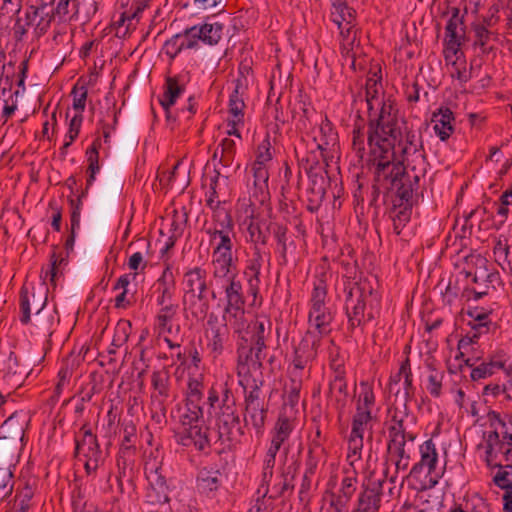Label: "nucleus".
I'll list each match as a JSON object with an SVG mask.
<instances>
[{"label": "nucleus", "instance_id": "obj_1", "mask_svg": "<svg viewBox=\"0 0 512 512\" xmlns=\"http://www.w3.org/2000/svg\"><path fill=\"white\" fill-rule=\"evenodd\" d=\"M206 404L208 411H214L215 430L218 441L228 447L241 442L245 434L244 425L241 424L237 399L232 387L225 382L219 386L208 389Z\"/></svg>", "mask_w": 512, "mask_h": 512}, {"label": "nucleus", "instance_id": "obj_2", "mask_svg": "<svg viewBox=\"0 0 512 512\" xmlns=\"http://www.w3.org/2000/svg\"><path fill=\"white\" fill-rule=\"evenodd\" d=\"M348 328L354 331L375 320L380 314V295L368 280L348 281L344 286Z\"/></svg>", "mask_w": 512, "mask_h": 512}, {"label": "nucleus", "instance_id": "obj_3", "mask_svg": "<svg viewBox=\"0 0 512 512\" xmlns=\"http://www.w3.org/2000/svg\"><path fill=\"white\" fill-rule=\"evenodd\" d=\"M382 163L388 160L387 172L390 174L388 183L390 191L395 193V203L413 206L417 202L418 190L420 188V180L425 174L424 166L418 164H407L403 161H396V153L382 156Z\"/></svg>", "mask_w": 512, "mask_h": 512}, {"label": "nucleus", "instance_id": "obj_4", "mask_svg": "<svg viewBox=\"0 0 512 512\" xmlns=\"http://www.w3.org/2000/svg\"><path fill=\"white\" fill-rule=\"evenodd\" d=\"M380 112L375 118H370L368 123L367 142L369 157L382 158L389 154H395V143L401 136L397 127V118L391 113L392 106L384 102Z\"/></svg>", "mask_w": 512, "mask_h": 512}, {"label": "nucleus", "instance_id": "obj_5", "mask_svg": "<svg viewBox=\"0 0 512 512\" xmlns=\"http://www.w3.org/2000/svg\"><path fill=\"white\" fill-rule=\"evenodd\" d=\"M299 163L309 178L307 193L325 196L328 174L319 163L316 153L313 151L307 153L305 157L299 159Z\"/></svg>", "mask_w": 512, "mask_h": 512}, {"label": "nucleus", "instance_id": "obj_6", "mask_svg": "<svg viewBox=\"0 0 512 512\" xmlns=\"http://www.w3.org/2000/svg\"><path fill=\"white\" fill-rule=\"evenodd\" d=\"M322 339L323 337L321 335L314 334V331L311 329L306 331L305 335L294 349L292 360L294 371L301 372L308 364L316 359Z\"/></svg>", "mask_w": 512, "mask_h": 512}, {"label": "nucleus", "instance_id": "obj_7", "mask_svg": "<svg viewBox=\"0 0 512 512\" xmlns=\"http://www.w3.org/2000/svg\"><path fill=\"white\" fill-rule=\"evenodd\" d=\"M389 420L387 421L388 439H405L414 441L416 435L408 430L407 421L415 418L410 415L407 404H403V409L396 406L388 408Z\"/></svg>", "mask_w": 512, "mask_h": 512}, {"label": "nucleus", "instance_id": "obj_8", "mask_svg": "<svg viewBox=\"0 0 512 512\" xmlns=\"http://www.w3.org/2000/svg\"><path fill=\"white\" fill-rule=\"evenodd\" d=\"M15 416L9 417L0 430V464H7L14 458V448L24 436L23 428L13 430Z\"/></svg>", "mask_w": 512, "mask_h": 512}, {"label": "nucleus", "instance_id": "obj_9", "mask_svg": "<svg viewBox=\"0 0 512 512\" xmlns=\"http://www.w3.org/2000/svg\"><path fill=\"white\" fill-rule=\"evenodd\" d=\"M345 477L341 481L338 493H331L330 507L336 512H343L356 491L357 472L355 468L344 469Z\"/></svg>", "mask_w": 512, "mask_h": 512}, {"label": "nucleus", "instance_id": "obj_10", "mask_svg": "<svg viewBox=\"0 0 512 512\" xmlns=\"http://www.w3.org/2000/svg\"><path fill=\"white\" fill-rule=\"evenodd\" d=\"M268 408V401H244V426L251 425L258 436L262 435Z\"/></svg>", "mask_w": 512, "mask_h": 512}, {"label": "nucleus", "instance_id": "obj_11", "mask_svg": "<svg viewBox=\"0 0 512 512\" xmlns=\"http://www.w3.org/2000/svg\"><path fill=\"white\" fill-rule=\"evenodd\" d=\"M80 436H75V456L80 454L83 457L102 456V451L98 442L97 435L93 433L88 422H85L80 430Z\"/></svg>", "mask_w": 512, "mask_h": 512}, {"label": "nucleus", "instance_id": "obj_12", "mask_svg": "<svg viewBox=\"0 0 512 512\" xmlns=\"http://www.w3.org/2000/svg\"><path fill=\"white\" fill-rule=\"evenodd\" d=\"M174 437L177 444L184 447L194 446L198 451H204L209 446L207 432L200 424L179 428Z\"/></svg>", "mask_w": 512, "mask_h": 512}, {"label": "nucleus", "instance_id": "obj_13", "mask_svg": "<svg viewBox=\"0 0 512 512\" xmlns=\"http://www.w3.org/2000/svg\"><path fill=\"white\" fill-rule=\"evenodd\" d=\"M368 166L373 171V184L370 205H374L381 193V190L390 191L388 177V160L382 163L381 158L369 157Z\"/></svg>", "mask_w": 512, "mask_h": 512}, {"label": "nucleus", "instance_id": "obj_14", "mask_svg": "<svg viewBox=\"0 0 512 512\" xmlns=\"http://www.w3.org/2000/svg\"><path fill=\"white\" fill-rule=\"evenodd\" d=\"M405 439H388L386 462L395 466V472L405 471L410 465V453L406 449Z\"/></svg>", "mask_w": 512, "mask_h": 512}, {"label": "nucleus", "instance_id": "obj_15", "mask_svg": "<svg viewBox=\"0 0 512 512\" xmlns=\"http://www.w3.org/2000/svg\"><path fill=\"white\" fill-rule=\"evenodd\" d=\"M388 469L385 470L384 477L387 476ZM385 478L370 481L369 484L360 493L358 498V508L372 512H378L381 503L382 489Z\"/></svg>", "mask_w": 512, "mask_h": 512}, {"label": "nucleus", "instance_id": "obj_16", "mask_svg": "<svg viewBox=\"0 0 512 512\" xmlns=\"http://www.w3.org/2000/svg\"><path fill=\"white\" fill-rule=\"evenodd\" d=\"M431 122L434 123V132L441 141H447L454 133V113L447 106H441L433 112Z\"/></svg>", "mask_w": 512, "mask_h": 512}, {"label": "nucleus", "instance_id": "obj_17", "mask_svg": "<svg viewBox=\"0 0 512 512\" xmlns=\"http://www.w3.org/2000/svg\"><path fill=\"white\" fill-rule=\"evenodd\" d=\"M273 238L276 242L275 252L278 254V264L286 266L289 255L294 254L296 245L292 236L288 235L287 226L279 223L278 227L273 229Z\"/></svg>", "mask_w": 512, "mask_h": 512}, {"label": "nucleus", "instance_id": "obj_18", "mask_svg": "<svg viewBox=\"0 0 512 512\" xmlns=\"http://www.w3.org/2000/svg\"><path fill=\"white\" fill-rule=\"evenodd\" d=\"M333 319L334 315L327 306L310 308L308 313L309 329L314 331V334L324 337L331 332Z\"/></svg>", "mask_w": 512, "mask_h": 512}, {"label": "nucleus", "instance_id": "obj_19", "mask_svg": "<svg viewBox=\"0 0 512 512\" xmlns=\"http://www.w3.org/2000/svg\"><path fill=\"white\" fill-rule=\"evenodd\" d=\"M398 146H401L400 155H396V161H403L407 164H418L424 166L425 156L421 149L418 148L416 135L412 131L406 133L404 144L399 141Z\"/></svg>", "mask_w": 512, "mask_h": 512}, {"label": "nucleus", "instance_id": "obj_20", "mask_svg": "<svg viewBox=\"0 0 512 512\" xmlns=\"http://www.w3.org/2000/svg\"><path fill=\"white\" fill-rule=\"evenodd\" d=\"M263 264V256L259 247L254 248L252 256L247 260L244 275L247 278L248 291L256 297L259 293L260 273Z\"/></svg>", "mask_w": 512, "mask_h": 512}, {"label": "nucleus", "instance_id": "obj_21", "mask_svg": "<svg viewBox=\"0 0 512 512\" xmlns=\"http://www.w3.org/2000/svg\"><path fill=\"white\" fill-rule=\"evenodd\" d=\"M488 420L491 427L497 430L501 429L499 433L502 435V441H506L508 444L507 449L503 451L504 460L512 462V417L502 418L498 412L491 411L488 413Z\"/></svg>", "mask_w": 512, "mask_h": 512}, {"label": "nucleus", "instance_id": "obj_22", "mask_svg": "<svg viewBox=\"0 0 512 512\" xmlns=\"http://www.w3.org/2000/svg\"><path fill=\"white\" fill-rule=\"evenodd\" d=\"M278 225V222L267 220L251 221L247 227V232L249 241L254 244V248L258 247V245H267L269 235L273 236V229L278 227Z\"/></svg>", "mask_w": 512, "mask_h": 512}, {"label": "nucleus", "instance_id": "obj_23", "mask_svg": "<svg viewBox=\"0 0 512 512\" xmlns=\"http://www.w3.org/2000/svg\"><path fill=\"white\" fill-rule=\"evenodd\" d=\"M151 385L155 391L152 398L159 399L161 410L165 411L164 402L170 396V373L166 368L153 371L151 374Z\"/></svg>", "mask_w": 512, "mask_h": 512}, {"label": "nucleus", "instance_id": "obj_24", "mask_svg": "<svg viewBox=\"0 0 512 512\" xmlns=\"http://www.w3.org/2000/svg\"><path fill=\"white\" fill-rule=\"evenodd\" d=\"M265 380L262 372L258 376H253L250 371H247L240 385L244 389V401H267L262 391Z\"/></svg>", "mask_w": 512, "mask_h": 512}, {"label": "nucleus", "instance_id": "obj_25", "mask_svg": "<svg viewBox=\"0 0 512 512\" xmlns=\"http://www.w3.org/2000/svg\"><path fill=\"white\" fill-rule=\"evenodd\" d=\"M229 331L226 324L215 326L206 331L207 349L210 355L215 359L224 351V345L228 339Z\"/></svg>", "mask_w": 512, "mask_h": 512}, {"label": "nucleus", "instance_id": "obj_26", "mask_svg": "<svg viewBox=\"0 0 512 512\" xmlns=\"http://www.w3.org/2000/svg\"><path fill=\"white\" fill-rule=\"evenodd\" d=\"M212 266V276L214 280L218 281L231 277V275H233L231 270L235 268L232 252L225 251L224 253V251L219 252V250H213Z\"/></svg>", "mask_w": 512, "mask_h": 512}, {"label": "nucleus", "instance_id": "obj_27", "mask_svg": "<svg viewBox=\"0 0 512 512\" xmlns=\"http://www.w3.org/2000/svg\"><path fill=\"white\" fill-rule=\"evenodd\" d=\"M206 271L200 267H195L188 270L184 274L183 285H184V296L183 305L187 304L188 296H194L196 290L204 288L207 285Z\"/></svg>", "mask_w": 512, "mask_h": 512}, {"label": "nucleus", "instance_id": "obj_28", "mask_svg": "<svg viewBox=\"0 0 512 512\" xmlns=\"http://www.w3.org/2000/svg\"><path fill=\"white\" fill-rule=\"evenodd\" d=\"M220 281L224 282V293H225V306L224 307H236L245 306V297L243 294V287L240 280L237 279L236 275H231Z\"/></svg>", "mask_w": 512, "mask_h": 512}, {"label": "nucleus", "instance_id": "obj_29", "mask_svg": "<svg viewBox=\"0 0 512 512\" xmlns=\"http://www.w3.org/2000/svg\"><path fill=\"white\" fill-rule=\"evenodd\" d=\"M165 90L160 99V104L165 110L166 117L171 118L170 108L176 103L177 98L184 92L185 87L179 83L177 76H168L165 80Z\"/></svg>", "mask_w": 512, "mask_h": 512}, {"label": "nucleus", "instance_id": "obj_30", "mask_svg": "<svg viewBox=\"0 0 512 512\" xmlns=\"http://www.w3.org/2000/svg\"><path fill=\"white\" fill-rule=\"evenodd\" d=\"M175 291L176 283L173 272L169 267H166L157 280V304L172 302Z\"/></svg>", "mask_w": 512, "mask_h": 512}, {"label": "nucleus", "instance_id": "obj_31", "mask_svg": "<svg viewBox=\"0 0 512 512\" xmlns=\"http://www.w3.org/2000/svg\"><path fill=\"white\" fill-rule=\"evenodd\" d=\"M222 485V474L219 470L203 468L197 476V488L206 495L217 491Z\"/></svg>", "mask_w": 512, "mask_h": 512}, {"label": "nucleus", "instance_id": "obj_32", "mask_svg": "<svg viewBox=\"0 0 512 512\" xmlns=\"http://www.w3.org/2000/svg\"><path fill=\"white\" fill-rule=\"evenodd\" d=\"M212 218L214 226L206 230V233L210 236L211 242L226 233H233L234 223L229 212L215 211Z\"/></svg>", "mask_w": 512, "mask_h": 512}, {"label": "nucleus", "instance_id": "obj_33", "mask_svg": "<svg viewBox=\"0 0 512 512\" xmlns=\"http://www.w3.org/2000/svg\"><path fill=\"white\" fill-rule=\"evenodd\" d=\"M334 393H337L336 403L338 408L343 409L346 405L348 396L347 382L345 379V370L343 364H339L338 367L335 368L334 378L330 381L329 384V394L333 395Z\"/></svg>", "mask_w": 512, "mask_h": 512}, {"label": "nucleus", "instance_id": "obj_34", "mask_svg": "<svg viewBox=\"0 0 512 512\" xmlns=\"http://www.w3.org/2000/svg\"><path fill=\"white\" fill-rule=\"evenodd\" d=\"M506 359L504 354H497L490 357L488 362H482L471 371V378L474 381L484 379L495 373L496 370L504 368Z\"/></svg>", "mask_w": 512, "mask_h": 512}, {"label": "nucleus", "instance_id": "obj_35", "mask_svg": "<svg viewBox=\"0 0 512 512\" xmlns=\"http://www.w3.org/2000/svg\"><path fill=\"white\" fill-rule=\"evenodd\" d=\"M222 318L224 321L223 324H226V327L230 325L234 329V332L238 334L248 325L245 306L224 307Z\"/></svg>", "mask_w": 512, "mask_h": 512}, {"label": "nucleus", "instance_id": "obj_36", "mask_svg": "<svg viewBox=\"0 0 512 512\" xmlns=\"http://www.w3.org/2000/svg\"><path fill=\"white\" fill-rule=\"evenodd\" d=\"M158 305L161 308L155 317L157 326L160 331L171 333L173 329L172 322L178 314L179 305L173 302Z\"/></svg>", "mask_w": 512, "mask_h": 512}, {"label": "nucleus", "instance_id": "obj_37", "mask_svg": "<svg viewBox=\"0 0 512 512\" xmlns=\"http://www.w3.org/2000/svg\"><path fill=\"white\" fill-rule=\"evenodd\" d=\"M267 339L268 338L251 339L250 345H245L244 343L239 344L237 349L239 374H241V371L244 370L245 366L249 363V358H252L254 350H258V352L266 350Z\"/></svg>", "mask_w": 512, "mask_h": 512}, {"label": "nucleus", "instance_id": "obj_38", "mask_svg": "<svg viewBox=\"0 0 512 512\" xmlns=\"http://www.w3.org/2000/svg\"><path fill=\"white\" fill-rule=\"evenodd\" d=\"M327 273L321 271L316 274V280L313 284V290L310 298V308L324 307L327 299Z\"/></svg>", "mask_w": 512, "mask_h": 512}, {"label": "nucleus", "instance_id": "obj_39", "mask_svg": "<svg viewBox=\"0 0 512 512\" xmlns=\"http://www.w3.org/2000/svg\"><path fill=\"white\" fill-rule=\"evenodd\" d=\"M35 492V481L30 483L26 481L22 487L17 489L13 510L14 512H27L31 507V500Z\"/></svg>", "mask_w": 512, "mask_h": 512}, {"label": "nucleus", "instance_id": "obj_40", "mask_svg": "<svg viewBox=\"0 0 512 512\" xmlns=\"http://www.w3.org/2000/svg\"><path fill=\"white\" fill-rule=\"evenodd\" d=\"M412 206L406 204L395 203L390 210V218L393 221V231L396 235H400L402 229L409 222L411 217Z\"/></svg>", "mask_w": 512, "mask_h": 512}, {"label": "nucleus", "instance_id": "obj_41", "mask_svg": "<svg viewBox=\"0 0 512 512\" xmlns=\"http://www.w3.org/2000/svg\"><path fill=\"white\" fill-rule=\"evenodd\" d=\"M320 137L318 139V143L316 145L317 149L321 151V153L327 150L330 146H334L338 139V134L335 131L332 122L325 117V119L321 122L320 127ZM317 140V138H314Z\"/></svg>", "mask_w": 512, "mask_h": 512}, {"label": "nucleus", "instance_id": "obj_42", "mask_svg": "<svg viewBox=\"0 0 512 512\" xmlns=\"http://www.w3.org/2000/svg\"><path fill=\"white\" fill-rule=\"evenodd\" d=\"M294 429L293 422L286 416H279L272 430L271 442L282 447Z\"/></svg>", "mask_w": 512, "mask_h": 512}, {"label": "nucleus", "instance_id": "obj_43", "mask_svg": "<svg viewBox=\"0 0 512 512\" xmlns=\"http://www.w3.org/2000/svg\"><path fill=\"white\" fill-rule=\"evenodd\" d=\"M223 24L215 23H204L201 26H196V32L200 36V41L208 45H216L223 32Z\"/></svg>", "mask_w": 512, "mask_h": 512}, {"label": "nucleus", "instance_id": "obj_44", "mask_svg": "<svg viewBox=\"0 0 512 512\" xmlns=\"http://www.w3.org/2000/svg\"><path fill=\"white\" fill-rule=\"evenodd\" d=\"M488 27L485 23H473L472 31L474 32V46H479L483 53L488 54L492 47L489 46L491 40L496 38L495 34L488 30Z\"/></svg>", "mask_w": 512, "mask_h": 512}, {"label": "nucleus", "instance_id": "obj_45", "mask_svg": "<svg viewBox=\"0 0 512 512\" xmlns=\"http://www.w3.org/2000/svg\"><path fill=\"white\" fill-rule=\"evenodd\" d=\"M508 447V444L506 441H502L500 439V433L497 431V429H494L493 431L489 432L486 437V451H485V461L488 466H492V462L494 461L495 453L494 451L497 450L503 454V451H505Z\"/></svg>", "mask_w": 512, "mask_h": 512}, {"label": "nucleus", "instance_id": "obj_46", "mask_svg": "<svg viewBox=\"0 0 512 512\" xmlns=\"http://www.w3.org/2000/svg\"><path fill=\"white\" fill-rule=\"evenodd\" d=\"M239 86L240 81L238 80V83L232 92V94L229 97V114L231 116L230 119H233V123L236 124H244V108L245 103L244 100L239 95Z\"/></svg>", "mask_w": 512, "mask_h": 512}, {"label": "nucleus", "instance_id": "obj_47", "mask_svg": "<svg viewBox=\"0 0 512 512\" xmlns=\"http://www.w3.org/2000/svg\"><path fill=\"white\" fill-rule=\"evenodd\" d=\"M420 453L421 459L419 462L425 467H427V474L432 475L438 460V454L432 439L425 441L420 446Z\"/></svg>", "mask_w": 512, "mask_h": 512}, {"label": "nucleus", "instance_id": "obj_48", "mask_svg": "<svg viewBox=\"0 0 512 512\" xmlns=\"http://www.w3.org/2000/svg\"><path fill=\"white\" fill-rule=\"evenodd\" d=\"M204 376L203 374L189 375L185 400L201 401L204 398Z\"/></svg>", "mask_w": 512, "mask_h": 512}, {"label": "nucleus", "instance_id": "obj_49", "mask_svg": "<svg viewBox=\"0 0 512 512\" xmlns=\"http://www.w3.org/2000/svg\"><path fill=\"white\" fill-rule=\"evenodd\" d=\"M136 440V425L132 421L123 423V439L121 442L120 450H122L124 455L136 454Z\"/></svg>", "mask_w": 512, "mask_h": 512}, {"label": "nucleus", "instance_id": "obj_50", "mask_svg": "<svg viewBox=\"0 0 512 512\" xmlns=\"http://www.w3.org/2000/svg\"><path fill=\"white\" fill-rule=\"evenodd\" d=\"M465 37V29L445 31V58L448 59L451 56L457 55L462 45V40Z\"/></svg>", "mask_w": 512, "mask_h": 512}, {"label": "nucleus", "instance_id": "obj_51", "mask_svg": "<svg viewBox=\"0 0 512 512\" xmlns=\"http://www.w3.org/2000/svg\"><path fill=\"white\" fill-rule=\"evenodd\" d=\"M79 4L77 0H58L57 6L54 8V14L60 22L71 20L78 15Z\"/></svg>", "mask_w": 512, "mask_h": 512}, {"label": "nucleus", "instance_id": "obj_52", "mask_svg": "<svg viewBox=\"0 0 512 512\" xmlns=\"http://www.w3.org/2000/svg\"><path fill=\"white\" fill-rule=\"evenodd\" d=\"M334 10L331 12V19L333 23L336 25H342L346 23V26L348 24H354L355 21V10L353 8L348 7L345 3H339L336 5V3H332Z\"/></svg>", "mask_w": 512, "mask_h": 512}, {"label": "nucleus", "instance_id": "obj_53", "mask_svg": "<svg viewBox=\"0 0 512 512\" xmlns=\"http://www.w3.org/2000/svg\"><path fill=\"white\" fill-rule=\"evenodd\" d=\"M301 389H302L301 372L294 371L293 376L290 378L289 385L285 388L286 403L289 404L291 407H294L298 404Z\"/></svg>", "mask_w": 512, "mask_h": 512}, {"label": "nucleus", "instance_id": "obj_54", "mask_svg": "<svg viewBox=\"0 0 512 512\" xmlns=\"http://www.w3.org/2000/svg\"><path fill=\"white\" fill-rule=\"evenodd\" d=\"M272 323L265 316L256 317V319L247 325L251 329V339L269 338L271 334Z\"/></svg>", "mask_w": 512, "mask_h": 512}, {"label": "nucleus", "instance_id": "obj_55", "mask_svg": "<svg viewBox=\"0 0 512 512\" xmlns=\"http://www.w3.org/2000/svg\"><path fill=\"white\" fill-rule=\"evenodd\" d=\"M324 455V448L318 444L313 443L309 446L307 459L305 462V472L308 475H315L319 462Z\"/></svg>", "mask_w": 512, "mask_h": 512}, {"label": "nucleus", "instance_id": "obj_56", "mask_svg": "<svg viewBox=\"0 0 512 512\" xmlns=\"http://www.w3.org/2000/svg\"><path fill=\"white\" fill-rule=\"evenodd\" d=\"M492 466L499 468L493 478L494 483L501 489L512 490V464L501 465L492 462Z\"/></svg>", "mask_w": 512, "mask_h": 512}, {"label": "nucleus", "instance_id": "obj_57", "mask_svg": "<svg viewBox=\"0 0 512 512\" xmlns=\"http://www.w3.org/2000/svg\"><path fill=\"white\" fill-rule=\"evenodd\" d=\"M184 309L189 311L192 319L196 321H203L210 309L209 302H201L196 298H188L187 304L184 305Z\"/></svg>", "mask_w": 512, "mask_h": 512}, {"label": "nucleus", "instance_id": "obj_58", "mask_svg": "<svg viewBox=\"0 0 512 512\" xmlns=\"http://www.w3.org/2000/svg\"><path fill=\"white\" fill-rule=\"evenodd\" d=\"M131 329L132 326L130 321L119 320L114 329V335L111 346L121 347L122 345H124L128 341Z\"/></svg>", "mask_w": 512, "mask_h": 512}, {"label": "nucleus", "instance_id": "obj_59", "mask_svg": "<svg viewBox=\"0 0 512 512\" xmlns=\"http://www.w3.org/2000/svg\"><path fill=\"white\" fill-rule=\"evenodd\" d=\"M135 454H126L124 455L122 453V450L119 449L118 455H117V467H118V475H117V481L119 483V486H122V479L128 476V470L131 471V465L133 462V457Z\"/></svg>", "mask_w": 512, "mask_h": 512}, {"label": "nucleus", "instance_id": "obj_60", "mask_svg": "<svg viewBox=\"0 0 512 512\" xmlns=\"http://www.w3.org/2000/svg\"><path fill=\"white\" fill-rule=\"evenodd\" d=\"M13 490L12 472L8 467L0 466V502L11 495Z\"/></svg>", "mask_w": 512, "mask_h": 512}, {"label": "nucleus", "instance_id": "obj_61", "mask_svg": "<svg viewBox=\"0 0 512 512\" xmlns=\"http://www.w3.org/2000/svg\"><path fill=\"white\" fill-rule=\"evenodd\" d=\"M39 20L35 24V30L39 35L45 34L51 26V23L57 18L54 14V8L50 7L48 10L39 11Z\"/></svg>", "mask_w": 512, "mask_h": 512}, {"label": "nucleus", "instance_id": "obj_62", "mask_svg": "<svg viewBox=\"0 0 512 512\" xmlns=\"http://www.w3.org/2000/svg\"><path fill=\"white\" fill-rule=\"evenodd\" d=\"M163 51L171 61H173L183 51V43L179 33L165 41Z\"/></svg>", "mask_w": 512, "mask_h": 512}, {"label": "nucleus", "instance_id": "obj_63", "mask_svg": "<svg viewBox=\"0 0 512 512\" xmlns=\"http://www.w3.org/2000/svg\"><path fill=\"white\" fill-rule=\"evenodd\" d=\"M273 158L272 146L270 137L267 135L265 139L258 145L256 160L254 163L259 165H266Z\"/></svg>", "mask_w": 512, "mask_h": 512}, {"label": "nucleus", "instance_id": "obj_64", "mask_svg": "<svg viewBox=\"0 0 512 512\" xmlns=\"http://www.w3.org/2000/svg\"><path fill=\"white\" fill-rule=\"evenodd\" d=\"M449 512H490L489 505L481 498L475 502H466L464 506L459 505Z\"/></svg>", "mask_w": 512, "mask_h": 512}]
</instances>
